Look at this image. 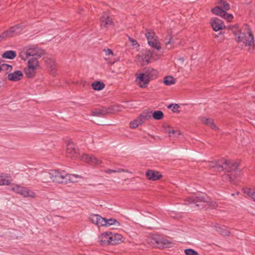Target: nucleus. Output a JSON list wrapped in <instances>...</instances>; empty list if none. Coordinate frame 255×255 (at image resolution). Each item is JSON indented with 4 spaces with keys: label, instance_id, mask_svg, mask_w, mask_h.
Masks as SVG:
<instances>
[{
    "label": "nucleus",
    "instance_id": "1",
    "mask_svg": "<svg viewBox=\"0 0 255 255\" xmlns=\"http://www.w3.org/2000/svg\"><path fill=\"white\" fill-rule=\"evenodd\" d=\"M206 164L213 171L220 172L225 170L227 172V173L223 176V179L227 181L233 182L238 173L239 163L234 160L222 158L216 162H208Z\"/></svg>",
    "mask_w": 255,
    "mask_h": 255
},
{
    "label": "nucleus",
    "instance_id": "2",
    "mask_svg": "<svg viewBox=\"0 0 255 255\" xmlns=\"http://www.w3.org/2000/svg\"><path fill=\"white\" fill-rule=\"evenodd\" d=\"M48 178L58 183L67 184L77 182L78 179L81 178V176L78 174H68L64 171L60 172L58 170H53L48 173L43 174L42 181L43 182H48Z\"/></svg>",
    "mask_w": 255,
    "mask_h": 255
},
{
    "label": "nucleus",
    "instance_id": "3",
    "mask_svg": "<svg viewBox=\"0 0 255 255\" xmlns=\"http://www.w3.org/2000/svg\"><path fill=\"white\" fill-rule=\"evenodd\" d=\"M235 35V39L238 43L242 46H248V50L252 52L254 49V38L252 33L249 31L247 35L242 32L238 27L237 24L229 26Z\"/></svg>",
    "mask_w": 255,
    "mask_h": 255
},
{
    "label": "nucleus",
    "instance_id": "4",
    "mask_svg": "<svg viewBox=\"0 0 255 255\" xmlns=\"http://www.w3.org/2000/svg\"><path fill=\"white\" fill-rule=\"evenodd\" d=\"M185 204H194L195 206L200 207L198 203H207L209 205L213 208L217 207L218 205L216 202H211L210 199L206 194H199V195H191L185 199Z\"/></svg>",
    "mask_w": 255,
    "mask_h": 255
},
{
    "label": "nucleus",
    "instance_id": "5",
    "mask_svg": "<svg viewBox=\"0 0 255 255\" xmlns=\"http://www.w3.org/2000/svg\"><path fill=\"white\" fill-rule=\"evenodd\" d=\"M44 54L43 50L34 45L27 46L19 53V57L23 60H28L31 57H41Z\"/></svg>",
    "mask_w": 255,
    "mask_h": 255
},
{
    "label": "nucleus",
    "instance_id": "6",
    "mask_svg": "<svg viewBox=\"0 0 255 255\" xmlns=\"http://www.w3.org/2000/svg\"><path fill=\"white\" fill-rule=\"evenodd\" d=\"M27 60V66L24 68V72L28 78H32L35 76L40 66L37 57H31Z\"/></svg>",
    "mask_w": 255,
    "mask_h": 255
},
{
    "label": "nucleus",
    "instance_id": "7",
    "mask_svg": "<svg viewBox=\"0 0 255 255\" xmlns=\"http://www.w3.org/2000/svg\"><path fill=\"white\" fill-rule=\"evenodd\" d=\"M9 189L15 193L21 195L24 197L35 198V193L28 188L22 187L19 185L12 184L9 187Z\"/></svg>",
    "mask_w": 255,
    "mask_h": 255
},
{
    "label": "nucleus",
    "instance_id": "8",
    "mask_svg": "<svg viewBox=\"0 0 255 255\" xmlns=\"http://www.w3.org/2000/svg\"><path fill=\"white\" fill-rule=\"evenodd\" d=\"M153 53L149 50H144L137 57V62L142 66L148 64L152 57Z\"/></svg>",
    "mask_w": 255,
    "mask_h": 255
},
{
    "label": "nucleus",
    "instance_id": "9",
    "mask_svg": "<svg viewBox=\"0 0 255 255\" xmlns=\"http://www.w3.org/2000/svg\"><path fill=\"white\" fill-rule=\"evenodd\" d=\"M145 36L149 46L157 50H160L161 49L160 43L157 40L154 32L147 31L145 33Z\"/></svg>",
    "mask_w": 255,
    "mask_h": 255
},
{
    "label": "nucleus",
    "instance_id": "10",
    "mask_svg": "<svg viewBox=\"0 0 255 255\" xmlns=\"http://www.w3.org/2000/svg\"><path fill=\"white\" fill-rule=\"evenodd\" d=\"M81 159L90 165L96 166H98L102 163L101 160L93 155L84 154L81 156Z\"/></svg>",
    "mask_w": 255,
    "mask_h": 255
},
{
    "label": "nucleus",
    "instance_id": "11",
    "mask_svg": "<svg viewBox=\"0 0 255 255\" xmlns=\"http://www.w3.org/2000/svg\"><path fill=\"white\" fill-rule=\"evenodd\" d=\"M211 11L213 13L222 17L229 22L231 21L234 18L232 14L228 13L224 10H222L220 6H216L212 8Z\"/></svg>",
    "mask_w": 255,
    "mask_h": 255
},
{
    "label": "nucleus",
    "instance_id": "12",
    "mask_svg": "<svg viewBox=\"0 0 255 255\" xmlns=\"http://www.w3.org/2000/svg\"><path fill=\"white\" fill-rule=\"evenodd\" d=\"M136 82H137L140 88H146L149 82L150 79L148 78L144 73H141L138 75H136Z\"/></svg>",
    "mask_w": 255,
    "mask_h": 255
},
{
    "label": "nucleus",
    "instance_id": "13",
    "mask_svg": "<svg viewBox=\"0 0 255 255\" xmlns=\"http://www.w3.org/2000/svg\"><path fill=\"white\" fill-rule=\"evenodd\" d=\"M90 221L98 227H104L105 218L98 214H92L89 217Z\"/></svg>",
    "mask_w": 255,
    "mask_h": 255
},
{
    "label": "nucleus",
    "instance_id": "14",
    "mask_svg": "<svg viewBox=\"0 0 255 255\" xmlns=\"http://www.w3.org/2000/svg\"><path fill=\"white\" fill-rule=\"evenodd\" d=\"M102 28H108L113 25V21L107 12H104L100 19Z\"/></svg>",
    "mask_w": 255,
    "mask_h": 255
},
{
    "label": "nucleus",
    "instance_id": "15",
    "mask_svg": "<svg viewBox=\"0 0 255 255\" xmlns=\"http://www.w3.org/2000/svg\"><path fill=\"white\" fill-rule=\"evenodd\" d=\"M211 24L214 30L217 31L225 27L223 22L220 19L215 17L211 19Z\"/></svg>",
    "mask_w": 255,
    "mask_h": 255
},
{
    "label": "nucleus",
    "instance_id": "16",
    "mask_svg": "<svg viewBox=\"0 0 255 255\" xmlns=\"http://www.w3.org/2000/svg\"><path fill=\"white\" fill-rule=\"evenodd\" d=\"M112 108L102 107L101 109H96L92 112V115L97 117H103L113 112Z\"/></svg>",
    "mask_w": 255,
    "mask_h": 255
},
{
    "label": "nucleus",
    "instance_id": "17",
    "mask_svg": "<svg viewBox=\"0 0 255 255\" xmlns=\"http://www.w3.org/2000/svg\"><path fill=\"white\" fill-rule=\"evenodd\" d=\"M99 242L102 246H107L111 245V232H105L102 233L99 237Z\"/></svg>",
    "mask_w": 255,
    "mask_h": 255
},
{
    "label": "nucleus",
    "instance_id": "18",
    "mask_svg": "<svg viewBox=\"0 0 255 255\" xmlns=\"http://www.w3.org/2000/svg\"><path fill=\"white\" fill-rule=\"evenodd\" d=\"M45 64L51 74L55 76L56 72V63L55 60L51 58H47L45 60Z\"/></svg>",
    "mask_w": 255,
    "mask_h": 255
},
{
    "label": "nucleus",
    "instance_id": "19",
    "mask_svg": "<svg viewBox=\"0 0 255 255\" xmlns=\"http://www.w3.org/2000/svg\"><path fill=\"white\" fill-rule=\"evenodd\" d=\"M143 73L149 78L150 81L157 78L158 75L157 70L150 67L144 68Z\"/></svg>",
    "mask_w": 255,
    "mask_h": 255
},
{
    "label": "nucleus",
    "instance_id": "20",
    "mask_svg": "<svg viewBox=\"0 0 255 255\" xmlns=\"http://www.w3.org/2000/svg\"><path fill=\"white\" fill-rule=\"evenodd\" d=\"M152 241V243H155L156 246L159 248L168 247L170 244L167 240L161 237L153 238Z\"/></svg>",
    "mask_w": 255,
    "mask_h": 255
},
{
    "label": "nucleus",
    "instance_id": "21",
    "mask_svg": "<svg viewBox=\"0 0 255 255\" xmlns=\"http://www.w3.org/2000/svg\"><path fill=\"white\" fill-rule=\"evenodd\" d=\"M23 77V74L21 71L16 70L12 73L8 74L7 79L11 81L17 82L20 80Z\"/></svg>",
    "mask_w": 255,
    "mask_h": 255
},
{
    "label": "nucleus",
    "instance_id": "22",
    "mask_svg": "<svg viewBox=\"0 0 255 255\" xmlns=\"http://www.w3.org/2000/svg\"><path fill=\"white\" fill-rule=\"evenodd\" d=\"M145 175L148 179L152 181L157 180L162 177V175L159 172L152 170L147 171Z\"/></svg>",
    "mask_w": 255,
    "mask_h": 255
},
{
    "label": "nucleus",
    "instance_id": "23",
    "mask_svg": "<svg viewBox=\"0 0 255 255\" xmlns=\"http://www.w3.org/2000/svg\"><path fill=\"white\" fill-rule=\"evenodd\" d=\"M21 31V28L20 26L18 25H15L13 27H10L8 30L4 31V36L11 37L13 35L19 33Z\"/></svg>",
    "mask_w": 255,
    "mask_h": 255
},
{
    "label": "nucleus",
    "instance_id": "24",
    "mask_svg": "<svg viewBox=\"0 0 255 255\" xmlns=\"http://www.w3.org/2000/svg\"><path fill=\"white\" fill-rule=\"evenodd\" d=\"M76 146L71 141H68L67 143L66 152L70 156H74L77 153Z\"/></svg>",
    "mask_w": 255,
    "mask_h": 255
},
{
    "label": "nucleus",
    "instance_id": "25",
    "mask_svg": "<svg viewBox=\"0 0 255 255\" xmlns=\"http://www.w3.org/2000/svg\"><path fill=\"white\" fill-rule=\"evenodd\" d=\"M123 237L119 234H114L111 232V245H115L123 241Z\"/></svg>",
    "mask_w": 255,
    "mask_h": 255
},
{
    "label": "nucleus",
    "instance_id": "26",
    "mask_svg": "<svg viewBox=\"0 0 255 255\" xmlns=\"http://www.w3.org/2000/svg\"><path fill=\"white\" fill-rule=\"evenodd\" d=\"M11 181V177L7 174H1L0 175V185H9Z\"/></svg>",
    "mask_w": 255,
    "mask_h": 255
},
{
    "label": "nucleus",
    "instance_id": "27",
    "mask_svg": "<svg viewBox=\"0 0 255 255\" xmlns=\"http://www.w3.org/2000/svg\"><path fill=\"white\" fill-rule=\"evenodd\" d=\"M142 124H143L145 121L150 119L152 117L151 112L149 111H144L138 116Z\"/></svg>",
    "mask_w": 255,
    "mask_h": 255
},
{
    "label": "nucleus",
    "instance_id": "28",
    "mask_svg": "<svg viewBox=\"0 0 255 255\" xmlns=\"http://www.w3.org/2000/svg\"><path fill=\"white\" fill-rule=\"evenodd\" d=\"M215 228L222 235L229 236L230 234L229 229L226 226L217 225L215 226Z\"/></svg>",
    "mask_w": 255,
    "mask_h": 255
},
{
    "label": "nucleus",
    "instance_id": "29",
    "mask_svg": "<svg viewBox=\"0 0 255 255\" xmlns=\"http://www.w3.org/2000/svg\"><path fill=\"white\" fill-rule=\"evenodd\" d=\"M217 6H220L221 9L224 10L225 11L228 10L230 9V5L227 1L224 0H217Z\"/></svg>",
    "mask_w": 255,
    "mask_h": 255
},
{
    "label": "nucleus",
    "instance_id": "30",
    "mask_svg": "<svg viewBox=\"0 0 255 255\" xmlns=\"http://www.w3.org/2000/svg\"><path fill=\"white\" fill-rule=\"evenodd\" d=\"M16 56V52L12 50L6 51L2 54V58L8 59H13Z\"/></svg>",
    "mask_w": 255,
    "mask_h": 255
},
{
    "label": "nucleus",
    "instance_id": "31",
    "mask_svg": "<svg viewBox=\"0 0 255 255\" xmlns=\"http://www.w3.org/2000/svg\"><path fill=\"white\" fill-rule=\"evenodd\" d=\"M92 87L94 90L100 91L105 88V85L102 82L96 81L92 84Z\"/></svg>",
    "mask_w": 255,
    "mask_h": 255
},
{
    "label": "nucleus",
    "instance_id": "32",
    "mask_svg": "<svg viewBox=\"0 0 255 255\" xmlns=\"http://www.w3.org/2000/svg\"><path fill=\"white\" fill-rule=\"evenodd\" d=\"M104 227H109L111 225L119 224V222L113 218L106 219L105 218Z\"/></svg>",
    "mask_w": 255,
    "mask_h": 255
},
{
    "label": "nucleus",
    "instance_id": "33",
    "mask_svg": "<svg viewBox=\"0 0 255 255\" xmlns=\"http://www.w3.org/2000/svg\"><path fill=\"white\" fill-rule=\"evenodd\" d=\"M142 124L141 122L138 117L136 119L130 122L129 126L131 128H135Z\"/></svg>",
    "mask_w": 255,
    "mask_h": 255
},
{
    "label": "nucleus",
    "instance_id": "34",
    "mask_svg": "<svg viewBox=\"0 0 255 255\" xmlns=\"http://www.w3.org/2000/svg\"><path fill=\"white\" fill-rule=\"evenodd\" d=\"M175 80L172 76H166L164 78L163 82L167 86H170L175 83Z\"/></svg>",
    "mask_w": 255,
    "mask_h": 255
},
{
    "label": "nucleus",
    "instance_id": "35",
    "mask_svg": "<svg viewBox=\"0 0 255 255\" xmlns=\"http://www.w3.org/2000/svg\"><path fill=\"white\" fill-rule=\"evenodd\" d=\"M163 113L161 111H156L153 112L152 117L156 120H159L163 118Z\"/></svg>",
    "mask_w": 255,
    "mask_h": 255
},
{
    "label": "nucleus",
    "instance_id": "36",
    "mask_svg": "<svg viewBox=\"0 0 255 255\" xmlns=\"http://www.w3.org/2000/svg\"><path fill=\"white\" fill-rule=\"evenodd\" d=\"M103 51L105 52V54L106 56L107 57L105 58L106 60L110 59L112 58H113L114 57V53H113V51L111 49H109V48L106 49V48H105L103 50Z\"/></svg>",
    "mask_w": 255,
    "mask_h": 255
},
{
    "label": "nucleus",
    "instance_id": "37",
    "mask_svg": "<svg viewBox=\"0 0 255 255\" xmlns=\"http://www.w3.org/2000/svg\"><path fill=\"white\" fill-rule=\"evenodd\" d=\"M244 192L255 201V189H247L245 190Z\"/></svg>",
    "mask_w": 255,
    "mask_h": 255
},
{
    "label": "nucleus",
    "instance_id": "38",
    "mask_svg": "<svg viewBox=\"0 0 255 255\" xmlns=\"http://www.w3.org/2000/svg\"><path fill=\"white\" fill-rule=\"evenodd\" d=\"M170 137H178L181 134V132L178 130L171 129L168 131Z\"/></svg>",
    "mask_w": 255,
    "mask_h": 255
},
{
    "label": "nucleus",
    "instance_id": "39",
    "mask_svg": "<svg viewBox=\"0 0 255 255\" xmlns=\"http://www.w3.org/2000/svg\"><path fill=\"white\" fill-rule=\"evenodd\" d=\"M184 253L186 255H198V253L196 251L191 249H185Z\"/></svg>",
    "mask_w": 255,
    "mask_h": 255
},
{
    "label": "nucleus",
    "instance_id": "40",
    "mask_svg": "<svg viewBox=\"0 0 255 255\" xmlns=\"http://www.w3.org/2000/svg\"><path fill=\"white\" fill-rule=\"evenodd\" d=\"M0 70H6L7 71H10L12 69V66L10 65L6 64H2L0 65Z\"/></svg>",
    "mask_w": 255,
    "mask_h": 255
},
{
    "label": "nucleus",
    "instance_id": "41",
    "mask_svg": "<svg viewBox=\"0 0 255 255\" xmlns=\"http://www.w3.org/2000/svg\"><path fill=\"white\" fill-rule=\"evenodd\" d=\"M200 120L203 124L208 126H209L211 125V123L213 121L212 119L206 118L205 117H201Z\"/></svg>",
    "mask_w": 255,
    "mask_h": 255
},
{
    "label": "nucleus",
    "instance_id": "42",
    "mask_svg": "<svg viewBox=\"0 0 255 255\" xmlns=\"http://www.w3.org/2000/svg\"><path fill=\"white\" fill-rule=\"evenodd\" d=\"M168 108L172 109L174 113H179V111L178 110L179 106L177 104H171L168 106Z\"/></svg>",
    "mask_w": 255,
    "mask_h": 255
},
{
    "label": "nucleus",
    "instance_id": "43",
    "mask_svg": "<svg viewBox=\"0 0 255 255\" xmlns=\"http://www.w3.org/2000/svg\"><path fill=\"white\" fill-rule=\"evenodd\" d=\"M171 39L172 37L170 35H167V36L165 38L163 41L167 46L168 44L171 43Z\"/></svg>",
    "mask_w": 255,
    "mask_h": 255
},
{
    "label": "nucleus",
    "instance_id": "44",
    "mask_svg": "<svg viewBox=\"0 0 255 255\" xmlns=\"http://www.w3.org/2000/svg\"><path fill=\"white\" fill-rule=\"evenodd\" d=\"M128 39L132 46H136L137 47H139V44H138V43L136 40H134L130 37H129Z\"/></svg>",
    "mask_w": 255,
    "mask_h": 255
},
{
    "label": "nucleus",
    "instance_id": "45",
    "mask_svg": "<svg viewBox=\"0 0 255 255\" xmlns=\"http://www.w3.org/2000/svg\"><path fill=\"white\" fill-rule=\"evenodd\" d=\"M115 170L116 171V173L128 172V170L122 169V168H117Z\"/></svg>",
    "mask_w": 255,
    "mask_h": 255
},
{
    "label": "nucleus",
    "instance_id": "46",
    "mask_svg": "<svg viewBox=\"0 0 255 255\" xmlns=\"http://www.w3.org/2000/svg\"><path fill=\"white\" fill-rule=\"evenodd\" d=\"M209 127H210L211 128H212V129H213L214 130L218 129V128L217 127V126H216V125L214 123L213 121H212V122L211 123V124L209 126Z\"/></svg>",
    "mask_w": 255,
    "mask_h": 255
},
{
    "label": "nucleus",
    "instance_id": "47",
    "mask_svg": "<svg viewBox=\"0 0 255 255\" xmlns=\"http://www.w3.org/2000/svg\"><path fill=\"white\" fill-rule=\"evenodd\" d=\"M105 172L107 173H116V171L115 169H108L105 170Z\"/></svg>",
    "mask_w": 255,
    "mask_h": 255
},
{
    "label": "nucleus",
    "instance_id": "48",
    "mask_svg": "<svg viewBox=\"0 0 255 255\" xmlns=\"http://www.w3.org/2000/svg\"><path fill=\"white\" fill-rule=\"evenodd\" d=\"M4 34L2 33L1 34H0V42L2 40V39L4 38Z\"/></svg>",
    "mask_w": 255,
    "mask_h": 255
},
{
    "label": "nucleus",
    "instance_id": "49",
    "mask_svg": "<svg viewBox=\"0 0 255 255\" xmlns=\"http://www.w3.org/2000/svg\"><path fill=\"white\" fill-rule=\"evenodd\" d=\"M252 0H245V2L247 3H249L251 2Z\"/></svg>",
    "mask_w": 255,
    "mask_h": 255
}]
</instances>
